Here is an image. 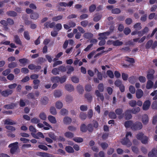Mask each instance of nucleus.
<instances>
[{
	"label": "nucleus",
	"mask_w": 157,
	"mask_h": 157,
	"mask_svg": "<svg viewBox=\"0 0 157 157\" xmlns=\"http://www.w3.org/2000/svg\"><path fill=\"white\" fill-rule=\"evenodd\" d=\"M143 91L140 89H138L136 91V96L138 99L141 98L143 96Z\"/></svg>",
	"instance_id": "nucleus-17"
},
{
	"label": "nucleus",
	"mask_w": 157,
	"mask_h": 157,
	"mask_svg": "<svg viewBox=\"0 0 157 157\" xmlns=\"http://www.w3.org/2000/svg\"><path fill=\"white\" fill-rule=\"evenodd\" d=\"M112 32V31H107L103 33H100L98 34L99 37L98 38L99 40H105L107 38V36L109 35L110 33Z\"/></svg>",
	"instance_id": "nucleus-5"
},
{
	"label": "nucleus",
	"mask_w": 157,
	"mask_h": 157,
	"mask_svg": "<svg viewBox=\"0 0 157 157\" xmlns=\"http://www.w3.org/2000/svg\"><path fill=\"white\" fill-rule=\"evenodd\" d=\"M64 136L68 138H71L74 136V134L70 132H67L64 134Z\"/></svg>",
	"instance_id": "nucleus-29"
},
{
	"label": "nucleus",
	"mask_w": 157,
	"mask_h": 157,
	"mask_svg": "<svg viewBox=\"0 0 157 157\" xmlns=\"http://www.w3.org/2000/svg\"><path fill=\"white\" fill-rule=\"evenodd\" d=\"M142 121L144 124H147L149 122V118L147 114H144L142 117Z\"/></svg>",
	"instance_id": "nucleus-14"
},
{
	"label": "nucleus",
	"mask_w": 157,
	"mask_h": 157,
	"mask_svg": "<svg viewBox=\"0 0 157 157\" xmlns=\"http://www.w3.org/2000/svg\"><path fill=\"white\" fill-rule=\"evenodd\" d=\"M63 16L62 15H59L53 17L52 18V20L53 21H56L61 20L63 18Z\"/></svg>",
	"instance_id": "nucleus-47"
},
{
	"label": "nucleus",
	"mask_w": 157,
	"mask_h": 157,
	"mask_svg": "<svg viewBox=\"0 0 157 157\" xmlns=\"http://www.w3.org/2000/svg\"><path fill=\"white\" fill-rule=\"evenodd\" d=\"M85 97L86 99H87L88 101L90 102H91L93 98L92 95L90 93H87L85 95Z\"/></svg>",
	"instance_id": "nucleus-34"
},
{
	"label": "nucleus",
	"mask_w": 157,
	"mask_h": 157,
	"mask_svg": "<svg viewBox=\"0 0 157 157\" xmlns=\"http://www.w3.org/2000/svg\"><path fill=\"white\" fill-rule=\"evenodd\" d=\"M15 106V105L14 104H12L10 105H5L4 107L5 109H12L14 108V107Z\"/></svg>",
	"instance_id": "nucleus-46"
},
{
	"label": "nucleus",
	"mask_w": 157,
	"mask_h": 157,
	"mask_svg": "<svg viewBox=\"0 0 157 157\" xmlns=\"http://www.w3.org/2000/svg\"><path fill=\"white\" fill-rule=\"evenodd\" d=\"M5 124L12 125L16 124L17 122L13 121L12 120L7 119L5 120Z\"/></svg>",
	"instance_id": "nucleus-22"
},
{
	"label": "nucleus",
	"mask_w": 157,
	"mask_h": 157,
	"mask_svg": "<svg viewBox=\"0 0 157 157\" xmlns=\"http://www.w3.org/2000/svg\"><path fill=\"white\" fill-rule=\"evenodd\" d=\"M28 68L31 70H34L35 71H37L41 69V67L39 66H36L33 64H30L28 66Z\"/></svg>",
	"instance_id": "nucleus-13"
},
{
	"label": "nucleus",
	"mask_w": 157,
	"mask_h": 157,
	"mask_svg": "<svg viewBox=\"0 0 157 157\" xmlns=\"http://www.w3.org/2000/svg\"><path fill=\"white\" fill-rule=\"evenodd\" d=\"M68 110L65 108L62 109L60 111V114L63 116L67 115L68 114Z\"/></svg>",
	"instance_id": "nucleus-38"
},
{
	"label": "nucleus",
	"mask_w": 157,
	"mask_h": 157,
	"mask_svg": "<svg viewBox=\"0 0 157 157\" xmlns=\"http://www.w3.org/2000/svg\"><path fill=\"white\" fill-rule=\"evenodd\" d=\"M81 131L83 132H86L87 130V127H86V125L84 124H82L80 127Z\"/></svg>",
	"instance_id": "nucleus-49"
},
{
	"label": "nucleus",
	"mask_w": 157,
	"mask_h": 157,
	"mask_svg": "<svg viewBox=\"0 0 157 157\" xmlns=\"http://www.w3.org/2000/svg\"><path fill=\"white\" fill-rule=\"evenodd\" d=\"M62 95V91L59 90H56L54 92V95L55 98H59Z\"/></svg>",
	"instance_id": "nucleus-20"
},
{
	"label": "nucleus",
	"mask_w": 157,
	"mask_h": 157,
	"mask_svg": "<svg viewBox=\"0 0 157 157\" xmlns=\"http://www.w3.org/2000/svg\"><path fill=\"white\" fill-rule=\"evenodd\" d=\"M18 143L17 142H16L11 144L9 145V147L11 148L10 151L12 154H13L16 152L18 148Z\"/></svg>",
	"instance_id": "nucleus-4"
},
{
	"label": "nucleus",
	"mask_w": 157,
	"mask_h": 157,
	"mask_svg": "<svg viewBox=\"0 0 157 157\" xmlns=\"http://www.w3.org/2000/svg\"><path fill=\"white\" fill-rule=\"evenodd\" d=\"M132 134L130 132H127L125 138L122 139L121 140V142L123 145H126L128 147H130L132 145V143L129 140V137H131Z\"/></svg>",
	"instance_id": "nucleus-1"
},
{
	"label": "nucleus",
	"mask_w": 157,
	"mask_h": 157,
	"mask_svg": "<svg viewBox=\"0 0 157 157\" xmlns=\"http://www.w3.org/2000/svg\"><path fill=\"white\" fill-rule=\"evenodd\" d=\"M6 13L8 16L10 17H15L17 15V13L13 11H7Z\"/></svg>",
	"instance_id": "nucleus-30"
},
{
	"label": "nucleus",
	"mask_w": 157,
	"mask_h": 157,
	"mask_svg": "<svg viewBox=\"0 0 157 157\" xmlns=\"http://www.w3.org/2000/svg\"><path fill=\"white\" fill-rule=\"evenodd\" d=\"M109 117L111 119H116L117 117V116L116 113L114 112H110L109 114Z\"/></svg>",
	"instance_id": "nucleus-44"
},
{
	"label": "nucleus",
	"mask_w": 157,
	"mask_h": 157,
	"mask_svg": "<svg viewBox=\"0 0 157 157\" xmlns=\"http://www.w3.org/2000/svg\"><path fill=\"white\" fill-rule=\"evenodd\" d=\"M50 112L52 114L55 115L57 114V112L55 108L54 107H52L50 109Z\"/></svg>",
	"instance_id": "nucleus-42"
},
{
	"label": "nucleus",
	"mask_w": 157,
	"mask_h": 157,
	"mask_svg": "<svg viewBox=\"0 0 157 157\" xmlns=\"http://www.w3.org/2000/svg\"><path fill=\"white\" fill-rule=\"evenodd\" d=\"M135 77L134 76H132L129 77L128 80L130 83L132 84H134L135 82Z\"/></svg>",
	"instance_id": "nucleus-62"
},
{
	"label": "nucleus",
	"mask_w": 157,
	"mask_h": 157,
	"mask_svg": "<svg viewBox=\"0 0 157 157\" xmlns=\"http://www.w3.org/2000/svg\"><path fill=\"white\" fill-rule=\"evenodd\" d=\"M71 80L74 83H78L79 82V78L76 76H73L71 78Z\"/></svg>",
	"instance_id": "nucleus-63"
},
{
	"label": "nucleus",
	"mask_w": 157,
	"mask_h": 157,
	"mask_svg": "<svg viewBox=\"0 0 157 157\" xmlns=\"http://www.w3.org/2000/svg\"><path fill=\"white\" fill-rule=\"evenodd\" d=\"M136 138L138 140H140L143 144H146L148 143V138L144 135L142 132L138 133L136 135Z\"/></svg>",
	"instance_id": "nucleus-2"
},
{
	"label": "nucleus",
	"mask_w": 157,
	"mask_h": 157,
	"mask_svg": "<svg viewBox=\"0 0 157 157\" xmlns=\"http://www.w3.org/2000/svg\"><path fill=\"white\" fill-rule=\"evenodd\" d=\"M51 80L53 83L59 82V77L58 76L52 77L51 78Z\"/></svg>",
	"instance_id": "nucleus-33"
},
{
	"label": "nucleus",
	"mask_w": 157,
	"mask_h": 157,
	"mask_svg": "<svg viewBox=\"0 0 157 157\" xmlns=\"http://www.w3.org/2000/svg\"><path fill=\"white\" fill-rule=\"evenodd\" d=\"M79 118L82 120H84L87 117L86 114L82 112L80 113L79 116Z\"/></svg>",
	"instance_id": "nucleus-31"
},
{
	"label": "nucleus",
	"mask_w": 157,
	"mask_h": 157,
	"mask_svg": "<svg viewBox=\"0 0 157 157\" xmlns=\"http://www.w3.org/2000/svg\"><path fill=\"white\" fill-rule=\"evenodd\" d=\"M31 121L32 123L37 124L39 123L40 121L39 119L36 117H34L31 119Z\"/></svg>",
	"instance_id": "nucleus-61"
},
{
	"label": "nucleus",
	"mask_w": 157,
	"mask_h": 157,
	"mask_svg": "<svg viewBox=\"0 0 157 157\" xmlns=\"http://www.w3.org/2000/svg\"><path fill=\"white\" fill-rule=\"evenodd\" d=\"M114 46H120L122 45L123 44L122 42L120 41L119 40L114 41Z\"/></svg>",
	"instance_id": "nucleus-52"
},
{
	"label": "nucleus",
	"mask_w": 157,
	"mask_h": 157,
	"mask_svg": "<svg viewBox=\"0 0 157 157\" xmlns=\"http://www.w3.org/2000/svg\"><path fill=\"white\" fill-rule=\"evenodd\" d=\"M33 82L34 84L33 87L34 89H37L38 88L40 83V81L38 79L34 80Z\"/></svg>",
	"instance_id": "nucleus-25"
},
{
	"label": "nucleus",
	"mask_w": 157,
	"mask_h": 157,
	"mask_svg": "<svg viewBox=\"0 0 157 157\" xmlns=\"http://www.w3.org/2000/svg\"><path fill=\"white\" fill-rule=\"evenodd\" d=\"M97 88L99 92H102L104 91V86L103 83H100L99 84Z\"/></svg>",
	"instance_id": "nucleus-37"
},
{
	"label": "nucleus",
	"mask_w": 157,
	"mask_h": 157,
	"mask_svg": "<svg viewBox=\"0 0 157 157\" xmlns=\"http://www.w3.org/2000/svg\"><path fill=\"white\" fill-rule=\"evenodd\" d=\"M48 136L52 140H56L57 139L56 136L55 135L54 133L50 132L48 133Z\"/></svg>",
	"instance_id": "nucleus-41"
},
{
	"label": "nucleus",
	"mask_w": 157,
	"mask_h": 157,
	"mask_svg": "<svg viewBox=\"0 0 157 157\" xmlns=\"http://www.w3.org/2000/svg\"><path fill=\"white\" fill-rule=\"evenodd\" d=\"M65 89L69 92H71L74 91V86L71 84H67L65 86Z\"/></svg>",
	"instance_id": "nucleus-15"
},
{
	"label": "nucleus",
	"mask_w": 157,
	"mask_h": 157,
	"mask_svg": "<svg viewBox=\"0 0 157 157\" xmlns=\"http://www.w3.org/2000/svg\"><path fill=\"white\" fill-rule=\"evenodd\" d=\"M55 25V24L54 22L51 23L50 21H47L44 24V26L47 28H52Z\"/></svg>",
	"instance_id": "nucleus-18"
},
{
	"label": "nucleus",
	"mask_w": 157,
	"mask_h": 157,
	"mask_svg": "<svg viewBox=\"0 0 157 157\" xmlns=\"http://www.w3.org/2000/svg\"><path fill=\"white\" fill-rule=\"evenodd\" d=\"M39 117L43 120H45L47 118L46 115L44 113H41L39 115Z\"/></svg>",
	"instance_id": "nucleus-57"
},
{
	"label": "nucleus",
	"mask_w": 157,
	"mask_h": 157,
	"mask_svg": "<svg viewBox=\"0 0 157 157\" xmlns=\"http://www.w3.org/2000/svg\"><path fill=\"white\" fill-rule=\"evenodd\" d=\"M153 86V82L150 80H148L147 83L146 88L147 89H149L152 88Z\"/></svg>",
	"instance_id": "nucleus-28"
},
{
	"label": "nucleus",
	"mask_w": 157,
	"mask_h": 157,
	"mask_svg": "<svg viewBox=\"0 0 157 157\" xmlns=\"http://www.w3.org/2000/svg\"><path fill=\"white\" fill-rule=\"evenodd\" d=\"M151 105V102L149 100H147L145 101L143 105V109L144 110H147Z\"/></svg>",
	"instance_id": "nucleus-11"
},
{
	"label": "nucleus",
	"mask_w": 157,
	"mask_h": 157,
	"mask_svg": "<svg viewBox=\"0 0 157 157\" xmlns=\"http://www.w3.org/2000/svg\"><path fill=\"white\" fill-rule=\"evenodd\" d=\"M106 73L108 76L111 78H113L114 75L113 72L110 70H108L107 71Z\"/></svg>",
	"instance_id": "nucleus-60"
},
{
	"label": "nucleus",
	"mask_w": 157,
	"mask_h": 157,
	"mask_svg": "<svg viewBox=\"0 0 157 157\" xmlns=\"http://www.w3.org/2000/svg\"><path fill=\"white\" fill-rule=\"evenodd\" d=\"M39 17V14L36 13H32L30 17L31 19L36 20Z\"/></svg>",
	"instance_id": "nucleus-40"
},
{
	"label": "nucleus",
	"mask_w": 157,
	"mask_h": 157,
	"mask_svg": "<svg viewBox=\"0 0 157 157\" xmlns=\"http://www.w3.org/2000/svg\"><path fill=\"white\" fill-rule=\"evenodd\" d=\"M134 28L136 30H140L142 27L141 26V23H138L136 24L134 26Z\"/></svg>",
	"instance_id": "nucleus-54"
},
{
	"label": "nucleus",
	"mask_w": 157,
	"mask_h": 157,
	"mask_svg": "<svg viewBox=\"0 0 157 157\" xmlns=\"http://www.w3.org/2000/svg\"><path fill=\"white\" fill-rule=\"evenodd\" d=\"M13 92V91L11 90L7 89L4 90L1 92L2 95L4 97H7L9 95H11Z\"/></svg>",
	"instance_id": "nucleus-7"
},
{
	"label": "nucleus",
	"mask_w": 157,
	"mask_h": 157,
	"mask_svg": "<svg viewBox=\"0 0 157 157\" xmlns=\"http://www.w3.org/2000/svg\"><path fill=\"white\" fill-rule=\"evenodd\" d=\"M131 110L129 109L127 110L125 112L124 117L126 120H129L132 118V116L131 114Z\"/></svg>",
	"instance_id": "nucleus-9"
},
{
	"label": "nucleus",
	"mask_w": 157,
	"mask_h": 157,
	"mask_svg": "<svg viewBox=\"0 0 157 157\" xmlns=\"http://www.w3.org/2000/svg\"><path fill=\"white\" fill-rule=\"evenodd\" d=\"M14 41L17 44L21 45V42L20 40L19 36L17 35L14 36Z\"/></svg>",
	"instance_id": "nucleus-23"
},
{
	"label": "nucleus",
	"mask_w": 157,
	"mask_h": 157,
	"mask_svg": "<svg viewBox=\"0 0 157 157\" xmlns=\"http://www.w3.org/2000/svg\"><path fill=\"white\" fill-rule=\"evenodd\" d=\"M59 71L58 68H55L52 69V73L54 75L59 74Z\"/></svg>",
	"instance_id": "nucleus-58"
},
{
	"label": "nucleus",
	"mask_w": 157,
	"mask_h": 157,
	"mask_svg": "<svg viewBox=\"0 0 157 157\" xmlns=\"http://www.w3.org/2000/svg\"><path fill=\"white\" fill-rule=\"evenodd\" d=\"M65 149L67 152L70 153L74 152V150L73 148L70 146H66L65 147Z\"/></svg>",
	"instance_id": "nucleus-43"
},
{
	"label": "nucleus",
	"mask_w": 157,
	"mask_h": 157,
	"mask_svg": "<svg viewBox=\"0 0 157 157\" xmlns=\"http://www.w3.org/2000/svg\"><path fill=\"white\" fill-rule=\"evenodd\" d=\"M48 119L50 122L52 124H55L57 122V121L55 117L50 115L48 116Z\"/></svg>",
	"instance_id": "nucleus-26"
},
{
	"label": "nucleus",
	"mask_w": 157,
	"mask_h": 157,
	"mask_svg": "<svg viewBox=\"0 0 157 157\" xmlns=\"http://www.w3.org/2000/svg\"><path fill=\"white\" fill-rule=\"evenodd\" d=\"M93 36V34L90 33H86L84 34V37L87 39H90Z\"/></svg>",
	"instance_id": "nucleus-35"
},
{
	"label": "nucleus",
	"mask_w": 157,
	"mask_h": 157,
	"mask_svg": "<svg viewBox=\"0 0 157 157\" xmlns=\"http://www.w3.org/2000/svg\"><path fill=\"white\" fill-rule=\"evenodd\" d=\"M77 90L80 94H82L84 91L83 87L82 86L79 84L76 87Z\"/></svg>",
	"instance_id": "nucleus-39"
},
{
	"label": "nucleus",
	"mask_w": 157,
	"mask_h": 157,
	"mask_svg": "<svg viewBox=\"0 0 157 157\" xmlns=\"http://www.w3.org/2000/svg\"><path fill=\"white\" fill-rule=\"evenodd\" d=\"M67 78V77L66 76H63L61 77H59V82L61 83H63L65 82Z\"/></svg>",
	"instance_id": "nucleus-55"
},
{
	"label": "nucleus",
	"mask_w": 157,
	"mask_h": 157,
	"mask_svg": "<svg viewBox=\"0 0 157 157\" xmlns=\"http://www.w3.org/2000/svg\"><path fill=\"white\" fill-rule=\"evenodd\" d=\"M148 157H157V150L154 148L152 149L148 154Z\"/></svg>",
	"instance_id": "nucleus-10"
},
{
	"label": "nucleus",
	"mask_w": 157,
	"mask_h": 157,
	"mask_svg": "<svg viewBox=\"0 0 157 157\" xmlns=\"http://www.w3.org/2000/svg\"><path fill=\"white\" fill-rule=\"evenodd\" d=\"M95 94L103 102L104 100V97L103 94L101 93L98 90H95Z\"/></svg>",
	"instance_id": "nucleus-19"
},
{
	"label": "nucleus",
	"mask_w": 157,
	"mask_h": 157,
	"mask_svg": "<svg viewBox=\"0 0 157 157\" xmlns=\"http://www.w3.org/2000/svg\"><path fill=\"white\" fill-rule=\"evenodd\" d=\"M151 108L153 109H157V101H155L153 102L151 105Z\"/></svg>",
	"instance_id": "nucleus-64"
},
{
	"label": "nucleus",
	"mask_w": 157,
	"mask_h": 157,
	"mask_svg": "<svg viewBox=\"0 0 157 157\" xmlns=\"http://www.w3.org/2000/svg\"><path fill=\"white\" fill-rule=\"evenodd\" d=\"M96 6L94 4H92L91 5L89 8V11L90 12H94L96 8Z\"/></svg>",
	"instance_id": "nucleus-53"
},
{
	"label": "nucleus",
	"mask_w": 157,
	"mask_h": 157,
	"mask_svg": "<svg viewBox=\"0 0 157 157\" xmlns=\"http://www.w3.org/2000/svg\"><path fill=\"white\" fill-rule=\"evenodd\" d=\"M72 119L69 117H65L63 119V122L64 124L69 125L71 124L72 122Z\"/></svg>",
	"instance_id": "nucleus-12"
},
{
	"label": "nucleus",
	"mask_w": 157,
	"mask_h": 157,
	"mask_svg": "<svg viewBox=\"0 0 157 157\" xmlns=\"http://www.w3.org/2000/svg\"><path fill=\"white\" fill-rule=\"evenodd\" d=\"M154 73V71L153 70H151L148 72L147 75V78L148 79H151L153 78V74Z\"/></svg>",
	"instance_id": "nucleus-24"
},
{
	"label": "nucleus",
	"mask_w": 157,
	"mask_h": 157,
	"mask_svg": "<svg viewBox=\"0 0 157 157\" xmlns=\"http://www.w3.org/2000/svg\"><path fill=\"white\" fill-rule=\"evenodd\" d=\"M121 10L118 8H116L112 10L111 12L113 14H119L121 13Z\"/></svg>",
	"instance_id": "nucleus-51"
},
{
	"label": "nucleus",
	"mask_w": 157,
	"mask_h": 157,
	"mask_svg": "<svg viewBox=\"0 0 157 157\" xmlns=\"http://www.w3.org/2000/svg\"><path fill=\"white\" fill-rule=\"evenodd\" d=\"M48 101V98L46 96H44L41 97L40 102L41 105H45L47 104Z\"/></svg>",
	"instance_id": "nucleus-16"
},
{
	"label": "nucleus",
	"mask_w": 157,
	"mask_h": 157,
	"mask_svg": "<svg viewBox=\"0 0 157 157\" xmlns=\"http://www.w3.org/2000/svg\"><path fill=\"white\" fill-rule=\"evenodd\" d=\"M101 17L102 15H98L94 17L93 20L95 22L98 21L101 19Z\"/></svg>",
	"instance_id": "nucleus-56"
},
{
	"label": "nucleus",
	"mask_w": 157,
	"mask_h": 157,
	"mask_svg": "<svg viewBox=\"0 0 157 157\" xmlns=\"http://www.w3.org/2000/svg\"><path fill=\"white\" fill-rule=\"evenodd\" d=\"M153 44V40H149L146 43L145 47L146 49L150 48L151 47H152Z\"/></svg>",
	"instance_id": "nucleus-36"
},
{
	"label": "nucleus",
	"mask_w": 157,
	"mask_h": 157,
	"mask_svg": "<svg viewBox=\"0 0 157 157\" xmlns=\"http://www.w3.org/2000/svg\"><path fill=\"white\" fill-rule=\"evenodd\" d=\"M131 110L132 113L133 114H136L140 111V108L139 107H137L135 108H133Z\"/></svg>",
	"instance_id": "nucleus-45"
},
{
	"label": "nucleus",
	"mask_w": 157,
	"mask_h": 157,
	"mask_svg": "<svg viewBox=\"0 0 157 157\" xmlns=\"http://www.w3.org/2000/svg\"><path fill=\"white\" fill-rule=\"evenodd\" d=\"M31 135L33 136L35 138L38 139L39 138V137L41 138H44V135L41 132H38L37 133V134L36 135L34 134H33V133H31Z\"/></svg>",
	"instance_id": "nucleus-21"
},
{
	"label": "nucleus",
	"mask_w": 157,
	"mask_h": 157,
	"mask_svg": "<svg viewBox=\"0 0 157 157\" xmlns=\"http://www.w3.org/2000/svg\"><path fill=\"white\" fill-rule=\"evenodd\" d=\"M17 64L14 62H12L8 64V67L10 68H13L17 67Z\"/></svg>",
	"instance_id": "nucleus-59"
},
{
	"label": "nucleus",
	"mask_w": 157,
	"mask_h": 157,
	"mask_svg": "<svg viewBox=\"0 0 157 157\" xmlns=\"http://www.w3.org/2000/svg\"><path fill=\"white\" fill-rule=\"evenodd\" d=\"M19 60L20 63L23 64L28 63L29 61L26 58L21 59Z\"/></svg>",
	"instance_id": "nucleus-50"
},
{
	"label": "nucleus",
	"mask_w": 157,
	"mask_h": 157,
	"mask_svg": "<svg viewBox=\"0 0 157 157\" xmlns=\"http://www.w3.org/2000/svg\"><path fill=\"white\" fill-rule=\"evenodd\" d=\"M73 100L72 97L70 95H67L66 97V101L67 102L70 103Z\"/></svg>",
	"instance_id": "nucleus-48"
},
{
	"label": "nucleus",
	"mask_w": 157,
	"mask_h": 157,
	"mask_svg": "<svg viewBox=\"0 0 157 157\" xmlns=\"http://www.w3.org/2000/svg\"><path fill=\"white\" fill-rule=\"evenodd\" d=\"M55 106L56 108L60 109L63 107V104L61 101H58L56 102Z\"/></svg>",
	"instance_id": "nucleus-32"
},
{
	"label": "nucleus",
	"mask_w": 157,
	"mask_h": 157,
	"mask_svg": "<svg viewBox=\"0 0 157 157\" xmlns=\"http://www.w3.org/2000/svg\"><path fill=\"white\" fill-rule=\"evenodd\" d=\"M115 112L116 115H118V118L121 119L124 117V114H122L123 109L121 108H117L115 110Z\"/></svg>",
	"instance_id": "nucleus-8"
},
{
	"label": "nucleus",
	"mask_w": 157,
	"mask_h": 157,
	"mask_svg": "<svg viewBox=\"0 0 157 157\" xmlns=\"http://www.w3.org/2000/svg\"><path fill=\"white\" fill-rule=\"evenodd\" d=\"M143 127L142 123L140 122L137 121L133 123L131 129L133 130H138L141 129Z\"/></svg>",
	"instance_id": "nucleus-3"
},
{
	"label": "nucleus",
	"mask_w": 157,
	"mask_h": 157,
	"mask_svg": "<svg viewBox=\"0 0 157 157\" xmlns=\"http://www.w3.org/2000/svg\"><path fill=\"white\" fill-rule=\"evenodd\" d=\"M133 122L131 121H128L124 123V126L126 128L130 127L131 129L132 126L133 124Z\"/></svg>",
	"instance_id": "nucleus-27"
},
{
	"label": "nucleus",
	"mask_w": 157,
	"mask_h": 157,
	"mask_svg": "<svg viewBox=\"0 0 157 157\" xmlns=\"http://www.w3.org/2000/svg\"><path fill=\"white\" fill-rule=\"evenodd\" d=\"M36 155L41 157H54L52 155L46 152H37Z\"/></svg>",
	"instance_id": "nucleus-6"
}]
</instances>
